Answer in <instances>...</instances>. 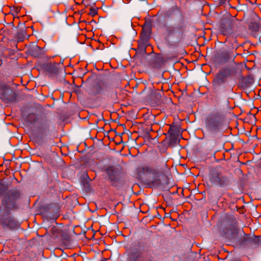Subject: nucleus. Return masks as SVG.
I'll return each mask as SVG.
<instances>
[{
	"mask_svg": "<svg viewBox=\"0 0 261 261\" xmlns=\"http://www.w3.org/2000/svg\"><path fill=\"white\" fill-rule=\"evenodd\" d=\"M113 89L110 84L105 81H100L92 88L90 94L97 95L99 94H107L109 96Z\"/></svg>",
	"mask_w": 261,
	"mask_h": 261,
	"instance_id": "nucleus-7",
	"label": "nucleus"
},
{
	"mask_svg": "<svg viewBox=\"0 0 261 261\" xmlns=\"http://www.w3.org/2000/svg\"><path fill=\"white\" fill-rule=\"evenodd\" d=\"M105 171L108 174L111 185L113 187H117L120 183L121 178V170L116 166H109Z\"/></svg>",
	"mask_w": 261,
	"mask_h": 261,
	"instance_id": "nucleus-9",
	"label": "nucleus"
},
{
	"mask_svg": "<svg viewBox=\"0 0 261 261\" xmlns=\"http://www.w3.org/2000/svg\"><path fill=\"white\" fill-rule=\"evenodd\" d=\"M164 22L160 26L166 44L169 47L178 45L182 38L186 25L184 19L175 13L167 11L163 14Z\"/></svg>",
	"mask_w": 261,
	"mask_h": 261,
	"instance_id": "nucleus-1",
	"label": "nucleus"
},
{
	"mask_svg": "<svg viewBox=\"0 0 261 261\" xmlns=\"http://www.w3.org/2000/svg\"><path fill=\"white\" fill-rule=\"evenodd\" d=\"M232 74L231 69L229 68H223L217 74L215 79V83L218 85L224 83L227 77L230 76Z\"/></svg>",
	"mask_w": 261,
	"mask_h": 261,
	"instance_id": "nucleus-11",
	"label": "nucleus"
},
{
	"mask_svg": "<svg viewBox=\"0 0 261 261\" xmlns=\"http://www.w3.org/2000/svg\"><path fill=\"white\" fill-rule=\"evenodd\" d=\"M32 54L35 56L38 57L42 55V49L38 46H36L32 49Z\"/></svg>",
	"mask_w": 261,
	"mask_h": 261,
	"instance_id": "nucleus-20",
	"label": "nucleus"
},
{
	"mask_svg": "<svg viewBox=\"0 0 261 261\" xmlns=\"http://www.w3.org/2000/svg\"><path fill=\"white\" fill-rule=\"evenodd\" d=\"M224 118L221 113L213 112L205 118V127L211 134L222 132L224 125Z\"/></svg>",
	"mask_w": 261,
	"mask_h": 261,
	"instance_id": "nucleus-3",
	"label": "nucleus"
},
{
	"mask_svg": "<svg viewBox=\"0 0 261 261\" xmlns=\"http://www.w3.org/2000/svg\"><path fill=\"white\" fill-rule=\"evenodd\" d=\"M128 261H153V257L145 254L142 249L135 246L130 251Z\"/></svg>",
	"mask_w": 261,
	"mask_h": 261,
	"instance_id": "nucleus-8",
	"label": "nucleus"
},
{
	"mask_svg": "<svg viewBox=\"0 0 261 261\" xmlns=\"http://www.w3.org/2000/svg\"><path fill=\"white\" fill-rule=\"evenodd\" d=\"M210 182L214 186L224 187L230 182L227 176L217 171H213L209 174Z\"/></svg>",
	"mask_w": 261,
	"mask_h": 261,
	"instance_id": "nucleus-6",
	"label": "nucleus"
},
{
	"mask_svg": "<svg viewBox=\"0 0 261 261\" xmlns=\"http://www.w3.org/2000/svg\"><path fill=\"white\" fill-rule=\"evenodd\" d=\"M26 36V31L25 28L18 29L17 32L14 35V39L17 42H22L24 41Z\"/></svg>",
	"mask_w": 261,
	"mask_h": 261,
	"instance_id": "nucleus-17",
	"label": "nucleus"
},
{
	"mask_svg": "<svg viewBox=\"0 0 261 261\" xmlns=\"http://www.w3.org/2000/svg\"><path fill=\"white\" fill-rule=\"evenodd\" d=\"M237 29L236 20L233 19H224L221 23L220 31L223 35L232 34Z\"/></svg>",
	"mask_w": 261,
	"mask_h": 261,
	"instance_id": "nucleus-10",
	"label": "nucleus"
},
{
	"mask_svg": "<svg viewBox=\"0 0 261 261\" xmlns=\"http://www.w3.org/2000/svg\"><path fill=\"white\" fill-rule=\"evenodd\" d=\"M21 8L19 7L14 8V11L16 13H18L20 11Z\"/></svg>",
	"mask_w": 261,
	"mask_h": 261,
	"instance_id": "nucleus-28",
	"label": "nucleus"
},
{
	"mask_svg": "<svg viewBox=\"0 0 261 261\" xmlns=\"http://www.w3.org/2000/svg\"><path fill=\"white\" fill-rule=\"evenodd\" d=\"M138 174H148L152 176L150 182L153 187H158L161 184L159 177L163 174V171L159 168L152 167L149 166H141L137 168Z\"/></svg>",
	"mask_w": 261,
	"mask_h": 261,
	"instance_id": "nucleus-4",
	"label": "nucleus"
},
{
	"mask_svg": "<svg viewBox=\"0 0 261 261\" xmlns=\"http://www.w3.org/2000/svg\"><path fill=\"white\" fill-rule=\"evenodd\" d=\"M178 132L177 130V129L175 126H170L168 131V134L169 136H171L173 134H178Z\"/></svg>",
	"mask_w": 261,
	"mask_h": 261,
	"instance_id": "nucleus-23",
	"label": "nucleus"
},
{
	"mask_svg": "<svg viewBox=\"0 0 261 261\" xmlns=\"http://www.w3.org/2000/svg\"><path fill=\"white\" fill-rule=\"evenodd\" d=\"M249 27L254 31H257L259 29V25L258 23L255 22H251Z\"/></svg>",
	"mask_w": 261,
	"mask_h": 261,
	"instance_id": "nucleus-24",
	"label": "nucleus"
},
{
	"mask_svg": "<svg viewBox=\"0 0 261 261\" xmlns=\"http://www.w3.org/2000/svg\"><path fill=\"white\" fill-rule=\"evenodd\" d=\"M224 237L230 240H236L239 236V230L234 225H230L223 229Z\"/></svg>",
	"mask_w": 261,
	"mask_h": 261,
	"instance_id": "nucleus-12",
	"label": "nucleus"
},
{
	"mask_svg": "<svg viewBox=\"0 0 261 261\" xmlns=\"http://www.w3.org/2000/svg\"><path fill=\"white\" fill-rule=\"evenodd\" d=\"M216 152V151L215 150H214V151H213V152L212 153L211 156L215 157Z\"/></svg>",
	"mask_w": 261,
	"mask_h": 261,
	"instance_id": "nucleus-29",
	"label": "nucleus"
},
{
	"mask_svg": "<svg viewBox=\"0 0 261 261\" xmlns=\"http://www.w3.org/2000/svg\"><path fill=\"white\" fill-rule=\"evenodd\" d=\"M148 37L149 34L148 32H143L141 35V41L145 46H146L147 43Z\"/></svg>",
	"mask_w": 261,
	"mask_h": 261,
	"instance_id": "nucleus-21",
	"label": "nucleus"
},
{
	"mask_svg": "<svg viewBox=\"0 0 261 261\" xmlns=\"http://www.w3.org/2000/svg\"><path fill=\"white\" fill-rule=\"evenodd\" d=\"M40 118V115H37L34 114H30L27 117L28 121L30 123H35L36 125L38 124V121Z\"/></svg>",
	"mask_w": 261,
	"mask_h": 261,
	"instance_id": "nucleus-19",
	"label": "nucleus"
},
{
	"mask_svg": "<svg viewBox=\"0 0 261 261\" xmlns=\"http://www.w3.org/2000/svg\"><path fill=\"white\" fill-rule=\"evenodd\" d=\"M242 232L244 233V237L240 242V244L242 246L245 247L248 245L256 244V242L257 241V238L246 234L243 231H242Z\"/></svg>",
	"mask_w": 261,
	"mask_h": 261,
	"instance_id": "nucleus-16",
	"label": "nucleus"
},
{
	"mask_svg": "<svg viewBox=\"0 0 261 261\" xmlns=\"http://www.w3.org/2000/svg\"><path fill=\"white\" fill-rule=\"evenodd\" d=\"M16 98V94L11 88H5L1 95V99L5 102H13Z\"/></svg>",
	"mask_w": 261,
	"mask_h": 261,
	"instance_id": "nucleus-13",
	"label": "nucleus"
},
{
	"mask_svg": "<svg viewBox=\"0 0 261 261\" xmlns=\"http://www.w3.org/2000/svg\"><path fill=\"white\" fill-rule=\"evenodd\" d=\"M234 59V55L227 51H223L218 57L219 62L220 64L225 63L230 60H233Z\"/></svg>",
	"mask_w": 261,
	"mask_h": 261,
	"instance_id": "nucleus-15",
	"label": "nucleus"
},
{
	"mask_svg": "<svg viewBox=\"0 0 261 261\" xmlns=\"http://www.w3.org/2000/svg\"><path fill=\"white\" fill-rule=\"evenodd\" d=\"M6 212L0 217V223L2 228L9 231H16L21 228V224L14 216Z\"/></svg>",
	"mask_w": 261,
	"mask_h": 261,
	"instance_id": "nucleus-5",
	"label": "nucleus"
},
{
	"mask_svg": "<svg viewBox=\"0 0 261 261\" xmlns=\"http://www.w3.org/2000/svg\"><path fill=\"white\" fill-rule=\"evenodd\" d=\"M0 197L2 198L1 203L4 210L6 212L11 213L19 208L23 194L18 188L9 190L8 184L0 182Z\"/></svg>",
	"mask_w": 261,
	"mask_h": 261,
	"instance_id": "nucleus-2",
	"label": "nucleus"
},
{
	"mask_svg": "<svg viewBox=\"0 0 261 261\" xmlns=\"http://www.w3.org/2000/svg\"><path fill=\"white\" fill-rule=\"evenodd\" d=\"M156 17V20L158 21H160L161 19V15L158 13L157 15L155 16Z\"/></svg>",
	"mask_w": 261,
	"mask_h": 261,
	"instance_id": "nucleus-26",
	"label": "nucleus"
},
{
	"mask_svg": "<svg viewBox=\"0 0 261 261\" xmlns=\"http://www.w3.org/2000/svg\"><path fill=\"white\" fill-rule=\"evenodd\" d=\"M45 69L53 74H56L58 72L57 67L55 64L53 63H47L45 66Z\"/></svg>",
	"mask_w": 261,
	"mask_h": 261,
	"instance_id": "nucleus-18",
	"label": "nucleus"
},
{
	"mask_svg": "<svg viewBox=\"0 0 261 261\" xmlns=\"http://www.w3.org/2000/svg\"><path fill=\"white\" fill-rule=\"evenodd\" d=\"M163 58L162 57H158L156 59V61L158 62H163Z\"/></svg>",
	"mask_w": 261,
	"mask_h": 261,
	"instance_id": "nucleus-27",
	"label": "nucleus"
},
{
	"mask_svg": "<svg viewBox=\"0 0 261 261\" xmlns=\"http://www.w3.org/2000/svg\"><path fill=\"white\" fill-rule=\"evenodd\" d=\"M170 138V143L171 144L176 143L178 141V134H173L171 136H169Z\"/></svg>",
	"mask_w": 261,
	"mask_h": 261,
	"instance_id": "nucleus-22",
	"label": "nucleus"
},
{
	"mask_svg": "<svg viewBox=\"0 0 261 261\" xmlns=\"http://www.w3.org/2000/svg\"><path fill=\"white\" fill-rule=\"evenodd\" d=\"M97 14V11L96 9L91 7L89 10V15L94 16Z\"/></svg>",
	"mask_w": 261,
	"mask_h": 261,
	"instance_id": "nucleus-25",
	"label": "nucleus"
},
{
	"mask_svg": "<svg viewBox=\"0 0 261 261\" xmlns=\"http://www.w3.org/2000/svg\"><path fill=\"white\" fill-rule=\"evenodd\" d=\"M37 130L40 134H43L49 129V121L47 117L44 115H40V118L36 124Z\"/></svg>",
	"mask_w": 261,
	"mask_h": 261,
	"instance_id": "nucleus-14",
	"label": "nucleus"
}]
</instances>
